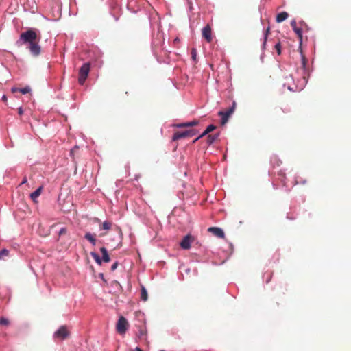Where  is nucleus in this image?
Segmentation results:
<instances>
[{"label":"nucleus","instance_id":"obj_36","mask_svg":"<svg viewBox=\"0 0 351 351\" xmlns=\"http://www.w3.org/2000/svg\"><path fill=\"white\" fill-rule=\"evenodd\" d=\"M135 351H143V350H142V349H141V348H138V347H136V348H135Z\"/></svg>","mask_w":351,"mask_h":351},{"label":"nucleus","instance_id":"obj_3","mask_svg":"<svg viewBox=\"0 0 351 351\" xmlns=\"http://www.w3.org/2000/svg\"><path fill=\"white\" fill-rule=\"evenodd\" d=\"M90 69V64L89 62L84 63L79 70L78 82L80 85H83L88 77Z\"/></svg>","mask_w":351,"mask_h":351},{"label":"nucleus","instance_id":"obj_37","mask_svg":"<svg viewBox=\"0 0 351 351\" xmlns=\"http://www.w3.org/2000/svg\"><path fill=\"white\" fill-rule=\"evenodd\" d=\"M103 276H104L103 274H100V278H103Z\"/></svg>","mask_w":351,"mask_h":351},{"label":"nucleus","instance_id":"obj_28","mask_svg":"<svg viewBox=\"0 0 351 351\" xmlns=\"http://www.w3.org/2000/svg\"><path fill=\"white\" fill-rule=\"evenodd\" d=\"M66 231L67 230L66 228H62L59 231V235L61 236L65 234L66 233Z\"/></svg>","mask_w":351,"mask_h":351},{"label":"nucleus","instance_id":"obj_17","mask_svg":"<svg viewBox=\"0 0 351 351\" xmlns=\"http://www.w3.org/2000/svg\"><path fill=\"white\" fill-rule=\"evenodd\" d=\"M42 189H43V187L42 186H40L39 188H38L34 192H33L32 193H31L30 195V197H31V199L34 201V202H36V199L39 197V195H40L41 193V191H42Z\"/></svg>","mask_w":351,"mask_h":351},{"label":"nucleus","instance_id":"obj_19","mask_svg":"<svg viewBox=\"0 0 351 351\" xmlns=\"http://www.w3.org/2000/svg\"><path fill=\"white\" fill-rule=\"evenodd\" d=\"M218 134H209L207 136V143L211 145L218 138Z\"/></svg>","mask_w":351,"mask_h":351},{"label":"nucleus","instance_id":"obj_35","mask_svg":"<svg viewBox=\"0 0 351 351\" xmlns=\"http://www.w3.org/2000/svg\"><path fill=\"white\" fill-rule=\"evenodd\" d=\"M27 182V178H24L23 180L22 181L21 184H23Z\"/></svg>","mask_w":351,"mask_h":351},{"label":"nucleus","instance_id":"obj_26","mask_svg":"<svg viewBox=\"0 0 351 351\" xmlns=\"http://www.w3.org/2000/svg\"><path fill=\"white\" fill-rule=\"evenodd\" d=\"M275 49L278 55L281 54V45L280 43H278L275 45Z\"/></svg>","mask_w":351,"mask_h":351},{"label":"nucleus","instance_id":"obj_29","mask_svg":"<svg viewBox=\"0 0 351 351\" xmlns=\"http://www.w3.org/2000/svg\"><path fill=\"white\" fill-rule=\"evenodd\" d=\"M118 266V263L117 262H115L114 263L112 264V265L111 266V270L112 271H114L117 267Z\"/></svg>","mask_w":351,"mask_h":351},{"label":"nucleus","instance_id":"obj_18","mask_svg":"<svg viewBox=\"0 0 351 351\" xmlns=\"http://www.w3.org/2000/svg\"><path fill=\"white\" fill-rule=\"evenodd\" d=\"M112 227V223L108 221H104L102 223V224L100 226L99 229L100 230H108Z\"/></svg>","mask_w":351,"mask_h":351},{"label":"nucleus","instance_id":"obj_39","mask_svg":"<svg viewBox=\"0 0 351 351\" xmlns=\"http://www.w3.org/2000/svg\"><path fill=\"white\" fill-rule=\"evenodd\" d=\"M160 351H165V350H160Z\"/></svg>","mask_w":351,"mask_h":351},{"label":"nucleus","instance_id":"obj_32","mask_svg":"<svg viewBox=\"0 0 351 351\" xmlns=\"http://www.w3.org/2000/svg\"><path fill=\"white\" fill-rule=\"evenodd\" d=\"M18 112H19V115H22L23 113V110L22 109V108H19V110H18Z\"/></svg>","mask_w":351,"mask_h":351},{"label":"nucleus","instance_id":"obj_24","mask_svg":"<svg viewBox=\"0 0 351 351\" xmlns=\"http://www.w3.org/2000/svg\"><path fill=\"white\" fill-rule=\"evenodd\" d=\"M9 324V321L8 319L1 317L0 319V325L1 326H8Z\"/></svg>","mask_w":351,"mask_h":351},{"label":"nucleus","instance_id":"obj_23","mask_svg":"<svg viewBox=\"0 0 351 351\" xmlns=\"http://www.w3.org/2000/svg\"><path fill=\"white\" fill-rule=\"evenodd\" d=\"M191 58L194 62L197 61V51L195 48L191 49Z\"/></svg>","mask_w":351,"mask_h":351},{"label":"nucleus","instance_id":"obj_22","mask_svg":"<svg viewBox=\"0 0 351 351\" xmlns=\"http://www.w3.org/2000/svg\"><path fill=\"white\" fill-rule=\"evenodd\" d=\"M31 88L29 86H25L24 88H20V93L22 94H27L30 93Z\"/></svg>","mask_w":351,"mask_h":351},{"label":"nucleus","instance_id":"obj_33","mask_svg":"<svg viewBox=\"0 0 351 351\" xmlns=\"http://www.w3.org/2000/svg\"><path fill=\"white\" fill-rule=\"evenodd\" d=\"M2 101H3L4 102L7 101V97L5 95H3L2 97Z\"/></svg>","mask_w":351,"mask_h":351},{"label":"nucleus","instance_id":"obj_12","mask_svg":"<svg viewBox=\"0 0 351 351\" xmlns=\"http://www.w3.org/2000/svg\"><path fill=\"white\" fill-rule=\"evenodd\" d=\"M84 238L88 241L93 245H95L97 240L95 238V234H91L90 232H86L84 235Z\"/></svg>","mask_w":351,"mask_h":351},{"label":"nucleus","instance_id":"obj_38","mask_svg":"<svg viewBox=\"0 0 351 351\" xmlns=\"http://www.w3.org/2000/svg\"><path fill=\"white\" fill-rule=\"evenodd\" d=\"M178 38H176V39H175V40H174V41H175V42H178Z\"/></svg>","mask_w":351,"mask_h":351},{"label":"nucleus","instance_id":"obj_6","mask_svg":"<svg viewBox=\"0 0 351 351\" xmlns=\"http://www.w3.org/2000/svg\"><path fill=\"white\" fill-rule=\"evenodd\" d=\"M128 326L129 324L127 319L124 317L121 316L117 323V331L121 335L124 334L126 332Z\"/></svg>","mask_w":351,"mask_h":351},{"label":"nucleus","instance_id":"obj_21","mask_svg":"<svg viewBox=\"0 0 351 351\" xmlns=\"http://www.w3.org/2000/svg\"><path fill=\"white\" fill-rule=\"evenodd\" d=\"M141 300L145 302L147 301L148 299V294H147V290L144 286H142V287H141Z\"/></svg>","mask_w":351,"mask_h":351},{"label":"nucleus","instance_id":"obj_11","mask_svg":"<svg viewBox=\"0 0 351 351\" xmlns=\"http://www.w3.org/2000/svg\"><path fill=\"white\" fill-rule=\"evenodd\" d=\"M291 26L293 30L294 31V32L297 34V36L301 43L302 39V34L301 28H299L297 27L296 22L295 21H292L291 22Z\"/></svg>","mask_w":351,"mask_h":351},{"label":"nucleus","instance_id":"obj_14","mask_svg":"<svg viewBox=\"0 0 351 351\" xmlns=\"http://www.w3.org/2000/svg\"><path fill=\"white\" fill-rule=\"evenodd\" d=\"M216 128V127L214 125H208L206 129L205 130V131L199 136H198L197 138H196L194 141H193V143H195L198 139H199L200 138L203 137L204 136L208 134V133L211 132L212 131H213Z\"/></svg>","mask_w":351,"mask_h":351},{"label":"nucleus","instance_id":"obj_2","mask_svg":"<svg viewBox=\"0 0 351 351\" xmlns=\"http://www.w3.org/2000/svg\"><path fill=\"white\" fill-rule=\"evenodd\" d=\"M100 252L102 254V258L99 257V256L94 252H90V256L95 260V261L99 265H101L102 261L105 263H108L110 261V258L108 255V251L106 247H102L100 248Z\"/></svg>","mask_w":351,"mask_h":351},{"label":"nucleus","instance_id":"obj_1","mask_svg":"<svg viewBox=\"0 0 351 351\" xmlns=\"http://www.w3.org/2000/svg\"><path fill=\"white\" fill-rule=\"evenodd\" d=\"M40 36H38L36 30L29 29L28 30L21 34L19 39L16 41L18 46L26 45L31 53L37 56L40 53L41 48L38 45Z\"/></svg>","mask_w":351,"mask_h":351},{"label":"nucleus","instance_id":"obj_5","mask_svg":"<svg viewBox=\"0 0 351 351\" xmlns=\"http://www.w3.org/2000/svg\"><path fill=\"white\" fill-rule=\"evenodd\" d=\"M235 108H236V103H235V101H233L232 106L230 108H229L226 112L219 111L218 112L219 116H220L221 117V125H225L228 122L229 117L234 112Z\"/></svg>","mask_w":351,"mask_h":351},{"label":"nucleus","instance_id":"obj_13","mask_svg":"<svg viewBox=\"0 0 351 351\" xmlns=\"http://www.w3.org/2000/svg\"><path fill=\"white\" fill-rule=\"evenodd\" d=\"M147 332V328L145 326H138V337L139 339H145Z\"/></svg>","mask_w":351,"mask_h":351},{"label":"nucleus","instance_id":"obj_4","mask_svg":"<svg viewBox=\"0 0 351 351\" xmlns=\"http://www.w3.org/2000/svg\"><path fill=\"white\" fill-rule=\"evenodd\" d=\"M197 131L194 129H191L183 132L178 131L173 134L172 140L176 141L180 138H190L195 135Z\"/></svg>","mask_w":351,"mask_h":351},{"label":"nucleus","instance_id":"obj_27","mask_svg":"<svg viewBox=\"0 0 351 351\" xmlns=\"http://www.w3.org/2000/svg\"><path fill=\"white\" fill-rule=\"evenodd\" d=\"M269 33V27H267V29H266L265 32V36H264V43H263V45L265 46V44H266V40H267V36H268V34Z\"/></svg>","mask_w":351,"mask_h":351},{"label":"nucleus","instance_id":"obj_8","mask_svg":"<svg viewBox=\"0 0 351 351\" xmlns=\"http://www.w3.org/2000/svg\"><path fill=\"white\" fill-rule=\"evenodd\" d=\"M193 241L194 238L190 234H187L180 242V247L184 250H188L191 247V244Z\"/></svg>","mask_w":351,"mask_h":351},{"label":"nucleus","instance_id":"obj_20","mask_svg":"<svg viewBox=\"0 0 351 351\" xmlns=\"http://www.w3.org/2000/svg\"><path fill=\"white\" fill-rule=\"evenodd\" d=\"M10 251L5 248L0 250V260H3L5 257L9 256Z\"/></svg>","mask_w":351,"mask_h":351},{"label":"nucleus","instance_id":"obj_10","mask_svg":"<svg viewBox=\"0 0 351 351\" xmlns=\"http://www.w3.org/2000/svg\"><path fill=\"white\" fill-rule=\"evenodd\" d=\"M202 36L208 43H210L213 40L212 31L209 25H206L202 29Z\"/></svg>","mask_w":351,"mask_h":351},{"label":"nucleus","instance_id":"obj_7","mask_svg":"<svg viewBox=\"0 0 351 351\" xmlns=\"http://www.w3.org/2000/svg\"><path fill=\"white\" fill-rule=\"evenodd\" d=\"M69 335V332L65 326H62L59 329L54 333V337L59 338L60 339H64Z\"/></svg>","mask_w":351,"mask_h":351},{"label":"nucleus","instance_id":"obj_25","mask_svg":"<svg viewBox=\"0 0 351 351\" xmlns=\"http://www.w3.org/2000/svg\"><path fill=\"white\" fill-rule=\"evenodd\" d=\"M306 180H302V178H296L295 180V185L296 184H306Z\"/></svg>","mask_w":351,"mask_h":351},{"label":"nucleus","instance_id":"obj_34","mask_svg":"<svg viewBox=\"0 0 351 351\" xmlns=\"http://www.w3.org/2000/svg\"><path fill=\"white\" fill-rule=\"evenodd\" d=\"M105 235H106V232H101V233L99 234V237H104Z\"/></svg>","mask_w":351,"mask_h":351},{"label":"nucleus","instance_id":"obj_31","mask_svg":"<svg viewBox=\"0 0 351 351\" xmlns=\"http://www.w3.org/2000/svg\"><path fill=\"white\" fill-rule=\"evenodd\" d=\"M11 90L12 93L20 92V88L13 87V88H12Z\"/></svg>","mask_w":351,"mask_h":351},{"label":"nucleus","instance_id":"obj_16","mask_svg":"<svg viewBox=\"0 0 351 351\" xmlns=\"http://www.w3.org/2000/svg\"><path fill=\"white\" fill-rule=\"evenodd\" d=\"M197 124H198V121L196 120H193L192 121L178 124V125H177V127H178V128L193 127V126L197 125Z\"/></svg>","mask_w":351,"mask_h":351},{"label":"nucleus","instance_id":"obj_9","mask_svg":"<svg viewBox=\"0 0 351 351\" xmlns=\"http://www.w3.org/2000/svg\"><path fill=\"white\" fill-rule=\"evenodd\" d=\"M208 231L218 238H221V239L225 238V234H224L223 230L220 228L210 227L208 229Z\"/></svg>","mask_w":351,"mask_h":351},{"label":"nucleus","instance_id":"obj_30","mask_svg":"<svg viewBox=\"0 0 351 351\" xmlns=\"http://www.w3.org/2000/svg\"><path fill=\"white\" fill-rule=\"evenodd\" d=\"M302 65L304 67H305V65H306V60L305 58V57L302 55Z\"/></svg>","mask_w":351,"mask_h":351},{"label":"nucleus","instance_id":"obj_15","mask_svg":"<svg viewBox=\"0 0 351 351\" xmlns=\"http://www.w3.org/2000/svg\"><path fill=\"white\" fill-rule=\"evenodd\" d=\"M288 16H289V14L287 12H282L276 16V21L277 23H281L282 21H284L285 20H286L287 19Z\"/></svg>","mask_w":351,"mask_h":351}]
</instances>
